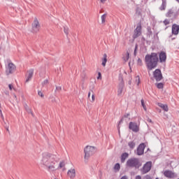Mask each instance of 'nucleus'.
Returning <instances> with one entry per match:
<instances>
[{
  "mask_svg": "<svg viewBox=\"0 0 179 179\" xmlns=\"http://www.w3.org/2000/svg\"><path fill=\"white\" fill-rule=\"evenodd\" d=\"M84 152H85V159H89L90 156H93V155L96 153V148L93 146L87 145L84 149Z\"/></svg>",
  "mask_w": 179,
  "mask_h": 179,
  "instance_id": "nucleus-5",
  "label": "nucleus"
},
{
  "mask_svg": "<svg viewBox=\"0 0 179 179\" xmlns=\"http://www.w3.org/2000/svg\"><path fill=\"white\" fill-rule=\"evenodd\" d=\"M0 115H1V118L3 120V121H5V119L3 118V114H2V113H1V114H0Z\"/></svg>",
  "mask_w": 179,
  "mask_h": 179,
  "instance_id": "nucleus-48",
  "label": "nucleus"
},
{
  "mask_svg": "<svg viewBox=\"0 0 179 179\" xmlns=\"http://www.w3.org/2000/svg\"><path fill=\"white\" fill-rule=\"evenodd\" d=\"M120 169H121V166H120V164L118 163L115 164L114 170H117V171H120Z\"/></svg>",
  "mask_w": 179,
  "mask_h": 179,
  "instance_id": "nucleus-26",
  "label": "nucleus"
},
{
  "mask_svg": "<svg viewBox=\"0 0 179 179\" xmlns=\"http://www.w3.org/2000/svg\"><path fill=\"white\" fill-rule=\"evenodd\" d=\"M136 50H138V45L137 44L135 45V49H134V55H135V57L136 55Z\"/></svg>",
  "mask_w": 179,
  "mask_h": 179,
  "instance_id": "nucleus-41",
  "label": "nucleus"
},
{
  "mask_svg": "<svg viewBox=\"0 0 179 179\" xmlns=\"http://www.w3.org/2000/svg\"><path fill=\"white\" fill-rule=\"evenodd\" d=\"M141 105L145 111H147L146 109V105H145V101L143 99H141Z\"/></svg>",
  "mask_w": 179,
  "mask_h": 179,
  "instance_id": "nucleus-28",
  "label": "nucleus"
},
{
  "mask_svg": "<svg viewBox=\"0 0 179 179\" xmlns=\"http://www.w3.org/2000/svg\"><path fill=\"white\" fill-rule=\"evenodd\" d=\"M145 64L148 71H153V69L157 68L159 64V56H157V53L152 52L151 54L146 55L145 57Z\"/></svg>",
  "mask_w": 179,
  "mask_h": 179,
  "instance_id": "nucleus-2",
  "label": "nucleus"
},
{
  "mask_svg": "<svg viewBox=\"0 0 179 179\" xmlns=\"http://www.w3.org/2000/svg\"><path fill=\"white\" fill-rule=\"evenodd\" d=\"M124 81L122 80L118 85L117 96H121V94H122V92H124Z\"/></svg>",
  "mask_w": 179,
  "mask_h": 179,
  "instance_id": "nucleus-15",
  "label": "nucleus"
},
{
  "mask_svg": "<svg viewBox=\"0 0 179 179\" xmlns=\"http://www.w3.org/2000/svg\"><path fill=\"white\" fill-rule=\"evenodd\" d=\"M144 179H152V177H150L149 175H147L145 176Z\"/></svg>",
  "mask_w": 179,
  "mask_h": 179,
  "instance_id": "nucleus-43",
  "label": "nucleus"
},
{
  "mask_svg": "<svg viewBox=\"0 0 179 179\" xmlns=\"http://www.w3.org/2000/svg\"><path fill=\"white\" fill-rule=\"evenodd\" d=\"M106 0H101V2L102 3H103V2H105Z\"/></svg>",
  "mask_w": 179,
  "mask_h": 179,
  "instance_id": "nucleus-51",
  "label": "nucleus"
},
{
  "mask_svg": "<svg viewBox=\"0 0 179 179\" xmlns=\"http://www.w3.org/2000/svg\"><path fill=\"white\" fill-rule=\"evenodd\" d=\"M90 92H88V99H90Z\"/></svg>",
  "mask_w": 179,
  "mask_h": 179,
  "instance_id": "nucleus-50",
  "label": "nucleus"
},
{
  "mask_svg": "<svg viewBox=\"0 0 179 179\" xmlns=\"http://www.w3.org/2000/svg\"><path fill=\"white\" fill-rule=\"evenodd\" d=\"M124 121V117H122L120 121L119 122V124H121Z\"/></svg>",
  "mask_w": 179,
  "mask_h": 179,
  "instance_id": "nucleus-49",
  "label": "nucleus"
},
{
  "mask_svg": "<svg viewBox=\"0 0 179 179\" xmlns=\"http://www.w3.org/2000/svg\"><path fill=\"white\" fill-rule=\"evenodd\" d=\"M164 176L166 177V178H176V177H177V174L170 170L164 171Z\"/></svg>",
  "mask_w": 179,
  "mask_h": 179,
  "instance_id": "nucleus-11",
  "label": "nucleus"
},
{
  "mask_svg": "<svg viewBox=\"0 0 179 179\" xmlns=\"http://www.w3.org/2000/svg\"><path fill=\"white\" fill-rule=\"evenodd\" d=\"M56 90H57V92H61L62 90V87L56 86Z\"/></svg>",
  "mask_w": 179,
  "mask_h": 179,
  "instance_id": "nucleus-40",
  "label": "nucleus"
},
{
  "mask_svg": "<svg viewBox=\"0 0 179 179\" xmlns=\"http://www.w3.org/2000/svg\"><path fill=\"white\" fill-rule=\"evenodd\" d=\"M159 113H162V110H159Z\"/></svg>",
  "mask_w": 179,
  "mask_h": 179,
  "instance_id": "nucleus-53",
  "label": "nucleus"
},
{
  "mask_svg": "<svg viewBox=\"0 0 179 179\" xmlns=\"http://www.w3.org/2000/svg\"><path fill=\"white\" fill-rule=\"evenodd\" d=\"M142 34V24L141 22H138L137 24L136 29H134V34H133V38H138Z\"/></svg>",
  "mask_w": 179,
  "mask_h": 179,
  "instance_id": "nucleus-6",
  "label": "nucleus"
},
{
  "mask_svg": "<svg viewBox=\"0 0 179 179\" xmlns=\"http://www.w3.org/2000/svg\"><path fill=\"white\" fill-rule=\"evenodd\" d=\"M152 170V162H146L141 169V174H146Z\"/></svg>",
  "mask_w": 179,
  "mask_h": 179,
  "instance_id": "nucleus-7",
  "label": "nucleus"
},
{
  "mask_svg": "<svg viewBox=\"0 0 179 179\" xmlns=\"http://www.w3.org/2000/svg\"><path fill=\"white\" fill-rule=\"evenodd\" d=\"M135 179H142V177L141 176H136Z\"/></svg>",
  "mask_w": 179,
  "mask_h": 179,
  "instance_id": "nucleus-46",
  "label": "nucleus"
},
{
  "mask_svg": "<svg viewBox=\"0 0 179 179\" xmlns=\"http://www.w3.org/2000/svg\"><path fill=\"white\" fill-rule=\"evenodd\" d=\"M41 29V25L40 24V21H38V17H34L33 22L31 23V32L38 33Z\"/></svg>",
  "mask_w": 179,
  "mask_h": 179,
  "instance_id": "nucleus-4",
  "label": "nucleus"
},
{
  "mask_svg": "<svg viewBox=\"0 0 179 179\" xmlns=\"http://www.w3.org/2000/svg\"><path fill=\"white\" fill-rule=\"evenodd\" d=\"M129 117V113H127L124 116V118H128Z\"/></svg>",
  "mask_w": 179,
  "mask_h": 179,
  "instance_id": "nucleus-45",
  "label": "nucleus"
},
{
  "mask_svg": "<svg viewBox=\"0 0 179 179\" xmlns=\"http://www.w3.org/2000/svg\"><path fill=\"white\" fill-rule=\"evenodd\" d=\"M14 96H15V98L16 99V95H15Z\"/></svg>",
  "mask_w": 179,
  "mask_h": 179,
  "instance_id": "nucleus-55",
  "label": "nucleus"
},
{
  "mask_svg": "<svg viewBox=\"0 0 179 179\" xmlns=\"http://www.w3.org/2000/svg\"><path fill=\"white\" fill-rule=\"evenodd\" d=\"M153 76L157 82H160L163 79V74H162V71L159 69H155L153 72Z\"/></svg>",
  "mask_w": 179,
  "mask_h": 179,
  "instance_id": "nucleus-9",
  "label": "nucleus"
},
{
  "mask_svg": "<svg viewBox=\"0 0 179 179\" xmlns=\"http://www.w3.org/2000/svg\"><path fill=\"white\" fill-rule=\"evenodd\" d=\"M155 179H159V178H155Z\"/></svg>",
  "mask_w": 179,
  "mask_h": 179,
  "instance_id": "nucleus-56",
  "label": "nucleus"
},
{
  "mask_svg": "<svg viewBox=\"0 0 179 179\" xmlns=\"http://www.w3.org/2000/svg\"><path fill=\"white\" fill-rule=\"evenodd\" d=\"M177 1V2H178L179 3V0H176Z\"/></svg>",
  "mask_w": 179,
  "mask_h": 179,
  "instance_id": "nucleus-54",
  "label": "nucleus"
},
{
  "mask_svg": "<svg viewBox=\"0 0 179 179\" xmlns=\"http://www.w3.org/2000/svg\"><path fill=\"white\" fill-rule=\"evenodd\" d=\"M179 33V25L177 24H173L172 25V34L177 36Z\"/></svg>",
  "mask_w": 179,
  "mask_h": 179,
  "instance_id": "nucleus-16",
  "label": "nucleus"
},
{
  "mask_svg": "<svg viewBox=\"0 0 179 179\" xmlns=\"http://www.w3.org/2000/svg\"><path fill=\"white\" fill-rule=\"evenodd\" d=\"M157 87L158 89H163V87H164L163 83H159L157 84Z\"/></svg>",
  "mask_w": 179,
  "mask_h": 179,
  "instance_id": "nucleus-33",
  "label": "nucleus"
},
{
  "mask_svg": "<svg viewBox=\"0 0 179 179\" xmlns=\"http://www.w3.org/2000/svg\"><path fill=\"white\" fill-rule=\"evenodd\" d=\"M24 108L29 114H33V112H31V109L30 108V107H29V106H27V104L24 105Z\"/></svg>",
  "mask_w": 179,
  "mask_h": 179,
  "instance_id": "nucleus-22",
  "label": "nucleus"
},
{
  "mask_svg": "<svg viewBox=\"0 0 179 179\" xmlns=\"http://www.w3.org/2000/svg\"><path fill=\"white\" fill-rule=\"evenodd\" d=\"M129 156V155L128 154V152H124L121 155V162H122V163H124L125 160H127V159H128Z\"/></svg>",
  "mask_w": 179,
  "mask_h": 179,
  "instance_id": "nucleus-19",
  "label": "nucleus"
},
{
  "mask_svg": "<svg viewBox=\"0 0 179 179\" xmlns=\"http://www.w3.org/2000/svg\"><path fill=\"white\" fill-rule=\"evenodd\" d=\"M124 61H125V62H127V61H128V59H129V52H127V55L125 57H123Z\"/></svg>",
  "mask_w": 179,
  "mask_h": 179,
  "instance_id": "nucleus-27",
  "label": "nucleus"
},
{
  "mask_svg": "<svg viewBox=\"0 0 179 179\" xmlns=\"http://www.w3.org/2000/svg\"><path fill=\"white\" fill-rule=\"evenodd\" d=\"M41 164L46 167V169L49 173H52L57 171L55 167V163L58 162V154H51L45 152L42 155Z\"/></svg>",
  "mask_w": 179,
  "mask_h": 179,
  "instance_id": "nucleus-1",
  "label": "nucleus"
},
{
  "mask_svg": "<svg viewBox=\"0 0 179 179\" xmlns=\"http://www.w3.org/2000/svg\"><path fill=\"white\" fill-rule=\"evenodd\" d=\"M164 24H165V26H167V24H170V20H165L164 21Z\"/></svg>",
  "mask_w": 179,
  "mask_h": 179,
  "instance_id": "nucleus-37",
  "label": "nucleus"
},
{
  "mask_svg": "<svg viewBox=\"0 0 179 179\" xmlns=\"http://www.w3.org/2000/svg\"><path fill=\"white\" fill-rule=\"evenodd\" d=\"M157 105L159 106V107H160L161 108H162V110H164V111H169V106L167 105H164L162 103H158Z\"/></svg>",
  "mask_w": 179,
  "mask_h": 179,
  "instance_id": "nucleus-20",
  "label": "nucleus"
},
{
  "mask_svg": "<svg viewBox=\"0 0 179 179\" xmlns=\"http://www.w3.org/2000/svg\"><path fill=\"white\" fill-rule=\"evenodd\" d=\"M67 175L69 178L74 179L76 177V170L75 169H71L68 171Z\"/></svg>",
  "mask_w": 179,
  "mask_h": 179,
  "instance_id": "nucleus-14",
  "label": "nucleus"
},
{
  "mask_svg": "<svg viewBox=\"0 0 179 179\" xmlns=\"http://www.w3.org/2000/svg\"><path fill=\"white\" fill-rule=\"evenodd\" d=\"M97 79H98V80H101V73H100V72L98 73Z\"/></svg>",
  "mask_w": 179,
  "mask_h": 179,
  "instance_id": "nucleus-42",
  "label": "nucleus"
},
{
  "mask_svg": "<svg viewBox=\"0 0 179 179\" xmlns=\"http://www.w3.org/2000/svg\"><path fill=\"white\" fill-rule=\"evenodd\" d=\"M8 87H9L10 90H12V89H13V85L12 84H10L8 85Z\"/></svg>",
  "mask_w": 179,
  "mask_h": 179,
  "instance_id": "nucleus-44",
  "label": "nucleus"
},
{
  "mask_svg": "<svg viewBox=\"0 0 179 179\" xmlns=\"http://www.w3.org/2000/svg\"><path fill=\"white\" fill-rule=\"evenodd\" d=\"M144 152H145V144L141 143L137 148L136 155H138V156H142V155H143Z\"/></svg>",
  "mask_w": 179,
  "mask_h": 179,
  "instance_id": "nucleus-12",
  "label": "nucleus"
},
{
  "mask_svg": "<svg viewBox=\"0 0 179 179\" xmlns=\"http://www.w3.org/2000/svg\"><path fill=\"white\" fill-rule=\"evenodd\" d=\"M147 30H148V36H152L153 34V33L152 32V28L148 27L147 28Z\"/></svg>",
  "mask_w": 179,
  "mask_h": 179,
  "instance_id": "nucleus-30",
  "label": "nucleus"
},
{
  "mask_svg": "<svg viewBox=\"0 0 179 179\" xmlns=\"http://www.w3.org/2000/svg\"><path fill=\"white\" fill-rule=\"evenodd\" d=\"M126 166L130 169H139L142 163L138 158H130L127 161Z\"/></svg>",
  "mask_w": 179,
  "mask_h": 179,
  "instance_id": "nucleus-3",
  "label": "nucleus"
},
{
  "mask_svg": "<svg viewBox=\"0 0 179 179\" xmlns=\"http://www.w3.org/2000/svg\"><path fill=\"white\" fill-rule=\"evenodd\" d=\"M62 167H65V162L62 161L59 162V169H62Z\"/></svg>",
  "mask_w": 179,
  "mask_h": 179,
  "instance_id": "nucleus-29",
  "label": "nucleus"
},
{
  "mask_svg": "<svg viewBox=\"0 0 179 179\" xmlns=\"http://www.w3.org/2000/svg\"><path fill=\"white\" fill-rule=\"evenodd\" d=\"M64 31L65 34H66V36H68V34H69V28L64 27Z\"/></svg>",
  "mask_w": 179,
  "mask_h": 179,
  "instance_id": "nucleus-34",
  "label": "nucleus"
},
{
  "mask_svg": "<svg viewBox=\"0 0 179 179\" xmlns=\"http://www.w3.org/2000/svg\"><path fill=\"white\" fill-rule=\"evenodd\" d=\"M107 17V14H103L101 17V23H106V19Z\"/></svg>",
  "mask_w": 179,
  "mask_h": 179,
  "instance_id": "nucleus-24",
  "label": "nucleus"
},
{
  "mask_svg": "<svg viewBox=\"0 0 179 179\" xmlns=\"http://www.w3.org/2000/svg\"><path fill=\"white\" fill-rule=\"evenodd\" d=\"M33 73H34V71L33 69H31L28 71V76L26 80L27 83L29 82L31 78H33Z\"/></svg>",
  "mask_w": 179,
  "mask_h": 179,
  "instance_id": "nucleus-18",
  "label": "nucleus"
},
{
  "mask_svg": "<svg viewBox=\"0 0 179 179\" xmlns=\"http://www.w3.org/2000/svg\"><path fill=\"white\" fill-rule=\"evenodd\" d=\"M94 100H96V97L94 96V93L92 94V99L90 100L91 103H94Z\"/></svg>",
  "mask_w": 179,
  "mask_h": 179,
  "instance_id": "nucleus-35",
  "label": "nucleus"
},
{
  "mask_svg": "<svg viewBox=\"0 0 179 179\" xmlns=\"http://www.w3.org/2000/svg\"><path fill=\"white\" fill-rule=\"evenodd\" d=\"M167 61V54L164 51L159 52V62L163 63Z\"/></svg>",
  "mask_w": 179,
  "mask_h": 179,
  "instance_id": "nucleus-13",
  "label": "nucleus"
},
{
  "mask_svg": "<svg viewBox=\"0 0 179 179\" xmlns=\"http://www.w3.org/2000/svg\"><path fill=\"white\" fill-rule=\"evenodd\" d=\"M38 94L40 97H41L42 99L44 98V94H43V92L41 91H38Z\"/></svg>",
  "mask_w": 179,
  "mask_h": 179,
  "instance_id": "nucleus-36",
  "label": "nucleus"
},
{
  "mask_svg": "<svg viewBox=\"0 0 179 179\" xmlns=\"http://www.w3.org/2000/svg\"><path fill=\"white\" fill-rule=\"evenodd\" d=\"M137 64L139 66H142V65H143V62H142V59L138 58V60H137Z\"/></svg>",
  "mask_w": 179,
  "mask_h": 179,
  "instance_id": "nucleus-31",
  "label": "nucleus"
},
{
  "mask_svg": "<svg viewBox=\"0 0 179 179\" xmlns=\"http://www.w3.org/2000/svg\"><path fill=\"white\" fill-rule=\"evenodd\" d=\"M173 16H177V13L174 12V10L171 9L166 13L167 17H173Z\"/></svg>",
  "mask_w": 179,
  "mask_h": 179,
  "instance_id": "nucleus-17",
  "label": "nucleus"
},
{
  "mask_svg": "<svg viewBox=\"0 0 179 179\" xmlns=\"http://www.w3.org/2000/svg\"><path fill=\"white\" fill-rule=\"evenodd\" d=\"M93 90H94V85H93V86L90 88V94H92H92H93V93H94V92H93Z\"/></svg>",
  "mask_w": 179,
  "mask_h": 179,
  "instance_id": "nucleus-39",
  "label": "nucleus"
},
{
  "mask_svg": "<svg viewBox=\"0 0 179 179\" xmlns=\"http://www.w3.org/2000/svg\"><path fill=\"white\" fill-rule=\"evenodd\" d=\"M128 146L130 148V149H134L136 144L134 141H130L128 143Z\"/></svg>",
  "mask_w": 179,
  "mask_h": 179,
  "instance_id": "nucleus-23",
  "label": "nucleus"
},
{
  "mask_svg": "<svg viewBox=\"0 0 179 179\" xmlns=\"http://www.w3.org/2000/svg\"><path fill=\"white\" fill-rule=\"evenodd\" d=\"M6 131H7L8 132H9V127H6Z\"/></svg>",
  "mask_w": 179,
  "mask_h": 179,
  "instance_id": "nucleus-52",
  "label": "nucleus"
},
{
  "mask_svg": "<svg viewBox=\"0 0 179 179\" xmlns=\"http://www.w3.org/2000/svg\"><path fill=\"white\" fill-rule=\"evenodd\" d=\"M45 85H48V80L47 79L42 83L43 86H45Z\"/></svg>",
  "mask_w": 179,
  "mask_h": 179,
  "instance_id": "nucleus-38",
  "label": "nucleus"
},
{
  "mask_svg": "<svg viewBox=\"0 0 179 179\" xmlns=\"http://www.w3.org/2000/svg\"><path fill=\"white\" fill-rule=\"evenodd\" d=\"M0 108H1V104H0Z\"/></svg>",
  "mask_w": 179,
  "mask_h": 179,
  "instance_id": "nucleus-57",
  "label": "nucleus"
},
{
  "mask_svg": "<svg viewBox=\"0 0 179 179\" xmlns=\"http://www.w3.org/2000/svg\"><path fill=\"white\" fill-rule=\"evenodd\" d=\"M106 64H107V55L104 54L103 55V59L102 60V65L103 66H106Z\"/></svg>",
  "mask_w": 179,
  "mask_h": 179,
  "instance_id": "nucleus-21",
  "label": "nucleus"
},
{
  "mask_svg": "<svg viewBox=\"0 0 179 179\" xmlns=\"http://www.w3.org/2000/svg\"><path fill=\"white\" fill-rule=\"evenodd\" d=\"M160 10H166V3L162 2V6L159 8Z\"/></svg>",
  "mask_w": 179,
  "mask_h": 179,
  "instance_id": "nucleus-25",
  "label": "nucleus"
},
{
  "mask_svg": "<svg viewBox=\"0 0 179 179\" xmlns=\"http://www.w3.org/2000/svg\"><path fill=\"white\" fill-rule=\"evenodd\" d=\"M136 83L137 85H139V83H141V78H139V76L136 77Z\"/></svg>",
  "mask_w": 179,
  "mask_h": 179,
  "instance_id": "nucleus-32",
  "label": "nucleus"
},
{
  "mask_svg": "<svg viewBox=\"0 0 179 179\" xmlns=\"http://www.w3.org/2000/svg\"><path fill=\"white\" fill-rule=\"evenodd\" d=\"M120 179H128V176H124Z\"/></svg>",
  "mask_w": 179,
  "mask_h": 179,
  "instance_id": "nucleus-47",
  "label": "nucleus"
},
{
  "mask_svg": "<svg viewBox=\"0 0 179 179\" xmlns=\"http://www.w3.org/2000/svg\"><path fill=\"white\" fill-rule=\"evenodd\" d=\"M16 71V66L13 63H8V66L6 67V74L10 75Z\"/></svg>",
  "mask_w": 179,
  "mask_h": 179,
  "instance_id": "nucleus-8",
  "label": "nucleus"
},
{
  "mask_svg": "<svg viewBox=\"0 0 179 179\" xmlns=\"http://www.w3.org/2000/svg\"><path fill=\"white\" fill-rule=\"evenodd\" d=\"M129 128L133 131V132H139V125L136 122H130Z\"/></svg>",
  "mask_w": 179,
  "mask_h": 179,
  "instance_id": "nucleus-10",
  "label": "nucleus"
}]
</instances>
